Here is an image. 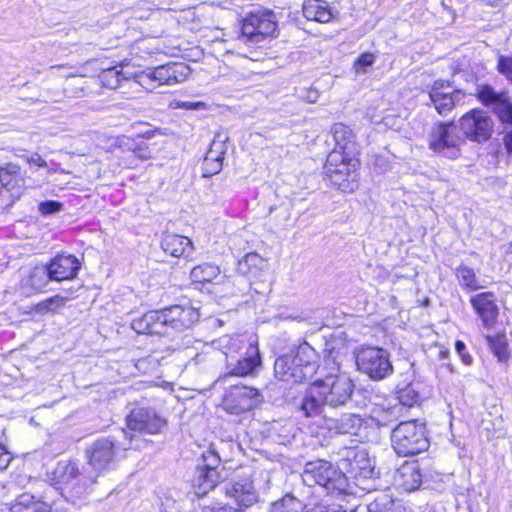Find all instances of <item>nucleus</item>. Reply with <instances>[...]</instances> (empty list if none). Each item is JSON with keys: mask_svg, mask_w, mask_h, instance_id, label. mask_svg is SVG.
<instances>
[{"mask_svg": "<svg viewBox=\"0 0 512 512\" xmlns=\"http://www.w3.org/2000/svg\"><path fill=\"white\" fill-rule=\"evenodd\" d=\"M199 317L198 311L192 307L173 305L134 318L131 328L138 334L168 335L171 331L181 332L190 328Z\"/></svg>", "mask_w": 512, "mask_h": 512, "instance_id": "1", "label": "nucleus"}, {"mask_svg": "<svg viewBox=\"0 0 512 512\" xmlns=\"http://www.w3.org/2000/svg\"><path fill=\"white\" fill-rule=\"evenodd\" d=\"M97 478L87 466L74 460H62L53 472L52 481L60 495L75 504L87 498Z\"/></svg>", "mask_w": 512, "mask_h": 512, "instance_id": "2", "label": "nucleus"}, {"mask_svg": "<svg viewBox=\"0 0 512 512\" xmlns=\"http://www.w3.org/2000/svg\"><path fill=\"white\" fill-rule=\"evenodd\" d=\"M318 355L307 342L301 343L295 354H284L274 363L275 377L288 383H301L311 379L317 372Z\"/></svg>", "mask_w": 512, "mask_h": 512, "instance_id": "3", "label": "nucleus"}, {"mask_svg": "<svg viewBox=\"0 0 512 512\" xmlns=\"http://www.w3.org/2000/svg\"><path fill=\"white\" fill-rule=\"evenodd\" d=\"M226 479L225 468L221 465L218 452L210 446L197 460L191 479L195 495L203 497Z\"/></svg>", "mask_w": 512, "mask_h": 512, "instance_id": "4", "label": "nucleus"}, {"mask_svg": "<svg viewBox=\"0 0 512 512\" xmlns=\"http://www.w3.org/2000/svg\"><path fill=\"white\" fill-rule=\"evenodd\" d=\"M391 439L395 452L402 456L419 454L429 447L425 426L415 420L399 423Z\"/></svg>", "mask_w": 512, "mask_h": 512, "instance_id": "5", "label": "nucleus"}, {"mask_svg": "<svg viewBox=\"0 0 512 512\" xmlns=\"http://www.w3.org/2000/svg\"><path fill=\"white\" fill-rule=\"evenodd\" d=\"M479 101L491 107L502 123L508 124L504 130L503 142L509 154H512V101L506 92H496L489 85H481L477 89Z\"/></svg>", "mask_w": 512, "mask_h": 512, "instance_id": "6", "label": "nucleus"}, {"mask_svg": "<svg viewBox=\"0 0 512 512\" xmlns=\"http://www.w3.org/2000/svg\"><path fill=\"white\" fill-rule=\"evenodd\" d=\"M233 339L229 336H223L213 342V346L221 349L223 354L227 357L226 360V376H252L256 373L258 367L261 365V357L259 350L256 346L250 345L245 356L232 361L228 359L231 351V346H234Z\"/></svg>", "mask_w": 512, "mask_h": 512, "instance_id": "7", "label": "nucleus"}, {"mask_svg": "<svg viewBox=\"0 0 512 512\" xmlns=\"http://www.w3.org/2000/svg\"><path fill=\"white\" fill-rule=\"evenodd\" d=\"M355 361L358 370L374 380H382L393 372L388 352L378 347L359 350Z\"/></svg>", "mask_w": 512, "mask_h": 512, "instance_id": "8", "label": "nucleus"}, {"mask_svg": "<svg viewBox=\"0 0 512 512\" xmlns=\"http://www.w3.org/2000/svg\"><path fill=\"white\" fill-rule=\"evenodd\" d=\"M464 139L459 135L454 123H440L435 126L429 137V148L445 157L455 159L460 154Z\"/></svg>", "mask_w": 512, "mask_h": 512, "instance_id": "9", "label": "nucleus"}, {"mask_svg": "<svg viewBox=\"0 0 512 512\" xmlns=\"http://www.w3.org/2000/svg\"><path fill=\"white\" fill-rule=\"evenodd\" d=\"M25 188L21 168L14 163L0 166V207L8 208L18 200Z\"/></svg>", "mask_w": 512, "mask_h": 512, "instance_id": "10", "label": "nucleus"}, {"mask_svg": "<svg viewBox=\"0 0 512 512\" xmlns=\"http://www.w3.org/2000/svg\"><path fill=\"white\" fill-rule=\"evenodd\" d=\"M190 73L191 69L186 63L170 62L147 72H142L136 78L142 86L151 82H158L159 85H173L185 81Z\"/></svg>", "mask_w": 512, "mask_h": 512, "instance_id": "11", "label": "nucleus"}, {"mask_svg": "<svg viewBox=\"0 0 512 512\" xmlns=\"http://www.w3.org/2000/svg\"><path fill=\"white\" fill-rule=\"evenodd\" d=\"M275 15L271 11L251 13L244 18L241 37L248 42L258 43L276 31Z\"/></svg>", "mask_w": 512, "mask_h": 512, "instance_id": "12", "label": "nucleus"}, {"mask_svg": "<svg viewBox=\"0 0 512 512\" xmlns=\"http://www.w3.org/2000/svg\"><path fill=\"white\" fill-rule=\"evenodd\" d=\"M460 130L470 140L487 141L493 132L494 123L487 112L473 109L463 115L459 121Z\"/></svg>", "mask_w": 512, "mask_h": 512, "instance_id": "13", "label": "nucleus"}, {"mask_svg": "<svg viewBox=\"0 0 512 512\" xmlns=\"http://www.w3.org/2000/svg\"><path fill=\"white\" fill-rule=\"evenodd\" d=\"M126 424L131 431L158 434L166 426L167 421L152 408L135 406L126 416Z\"/></svg>", "mask_w": 512, "mask_h": 512, "instance_id": "14", "label": "nucleus"}, {"mask_svg": "<svg viewBox=\"0 0 512 512\" xmlns=\"http://www.w3.org/2000/svg\"><path fill=\"white\" fill-rule=\"evenodd\" d=\"M115 443L110 438H101L86 448L87 467L99 477L114 465Z\"/></svg>", "mask_w": 512, "mask_h": 512, "instance_id": "15", "label": "nucleus"}, {"mask_svg": "<svg viewBox=\"0 0 512 512\" xmlns=\"http://www.w3.org/2000/svg\"><path fill=\"white\" fill-rule=\"evenodd\" d=\"M334 139L341 149H343L342 163L339 167L332 169L331 164L327 168L328 176L331 183L338 187L344 193L352 192L351 181L349 179V164L351 159L348 157V153L345 152L347 149L346 142V130L342 124H336L333 128Z\"/></svg>", "mask_w": 512, "mask_h": 512, "instance_id": "16", "label": "nucleus"}, {"mask_svg": "<svg viewBox=\"0 0 512 512\" xmlns=\"http://www.w3.org/2000/svg\"><path fill=\"white\" fill-rule=\"evenodd\" d=\"M354 486L362 491L374 489V480L378 472L375 469V459L370 456L366 447H354Z\"/></svg>", "mask_w": 512, "mask_h": 512, "instance_id": "17", "label": "nucleus"}, {"mask_svg": "<svg viewBox=\"0 0 512 512\" xmlns=\"http://www.w3.org/2000/svg\"><path fill=\"white\" fill-rule=\"evenodd\" d=\"M263 396L253 387L234 386L224 399V404L232 413L240 414L260 405Z\"/></svg>", "mask_w": 512, "mask_h": 512, "instance_id": "18", "label": "nucleus"}, {"mask_svg": "<svg viewBox=\"0 0 512 512\" xmlns=\"http://www.w3.org/2000/svg\"><path fill=\"white\" fill-rule=\"evenodd\" d=\"M429 96L437 112L447 115L464 99L465 95L461 90L453 89L449 84L435 82Z\"/></svg>", "mask_w": 512, "mask_h": 512, "instance_id": "19", "label": "nucleus"}, {"mask_svg": "<svg viewBox=\"0 0 512 512\" xmlns=\"http://www.w3.org/2000/svg\"><path fill=\"white\" fill-rule=\"evenodd\" d=\"M224 490L225 495L240 507L249 508L259 500V494L249 478L231 481L225 485Z\"/></svg>", "mask_w": 512, "mask_h": 512, "instance_id": "20", "label": "nucleus"}, {"mask_svg": "<svg viewBox=\"0 0 512 512\" xmlns=\"http://www.w3.org/2000/svg\"><path fill=\"white\" fill-rule=\"evenodd\" d=\"M52 281L46 265H36L22 273L18 284L21 295L29 297L41 292Z\"/></svg>", "mask_w": 512, "mask_h": 512, "instance_id": "21", "label": "nucleus"}, {"mask_svg": "<svg viewBox=\"0 0 512 512\" xmlns=\"http://www.w3.org/2000/svg\"><path fill=\"white\" fill-rule=\"evenodd\" d=\"M422 483L420 465L417 461H405L393 475V484L398 490L413 492L419 489Z\"/></svg>", "mask_w": 512, "mask_h": 512, "instance_id": "22", "label": "nucleus"}, {"mask_svg": "<svg viewBox=\"0 0 512 512\" xmlns=\"http://www.w3.org/2000/svg\"><path fill=\"white\" fill-rule=\"evenodd\" d=\"M335 473L336 468H334L330 462L325 460L312 461L305 465L302 480L307 486L311 487L317 484L326 488Z\"/></svg>", "mask_w": 512, "mask_h": 512, "instance_id": "23", "label": "nucleus"}, {"mask_svg": "<svg viewBox=\"0 0 512 512\" xmlns=\"http://www.w3.org/2000/svg\"><path fill=\"white\" fill-rule=\"evenodd\" d=\"M321 390L325 391L327 404L333 407L344 405L352 395V380L337 376L331 384L318 381Z\"/></svg>", "mask_w": 512, "mask_h": 512, "instance_id": "24", "label": "nucleus"}, {"mask_svg": "<svg viewBox=\"0 0 512 512\" xmlns=\"http://www.w3.org/2000/svg\"><path fill=\"white\" fill-rule=\"evenodd\" d=\"M46 267L52 281H63L76 277L80 262L74 255H58Z\"/></svg>", "mask_w": 512, "mask_h": 512, "instance_id": "25", "label": "nucleus"}, {"mask_svg": "<svg viewBox=\"0 0 512 512\" xmlns=\"http://www.w3.org/2000/svg\"><path fill=\"white\" fill-rule=\"evenodd\" d=\"M470 303L485 326L494 325L498 316V307L492 292L476 294L471 297Z\"/></svg>", "mask_w": 512, "mask_h": 512, "instance_id": "26", "label": "nucleus"}, {"mask_svg": "<svg viewBox=\"0 0 512 512\" xmlns=\"http://www.w3.org/2000/svg\"><path fill=\"white\" fill-rule=\"evenodd\" d=\"M324 404H327L325 391L321 390L318 381L306 391L300 405V411L306 417H315L321 414Z\"/></svg>", "mask_w": 512, "mask_h": 512, "instance_id": "27", "label": "nucleus"}, {"mask_svg": "<svg viewBox=\"0 0 512 512\" xmlns=\"http://www.w3.org/2000/svg\"><path fill=\"white\" fill-rule=\"evenodd\" d=\"M267 259L260 256L258 253H247L241 260L238 261L237 271L251 279L260 280L263 274L268 269Z\"/></svg>", "mask_w": 512, "mask_h": 512, "instance_id": "28", "label": "nucleus"}, {"mask_svg": "<svg viewBox=\"0 0 512 512\" xmlns=\"http://www.w3.org/2000/svg\"><path fill=\"white\" fill-rule=\"evenodd\" d=\"M161 247L165 253L174 257H188L193 251L191 240L179 234L165 233L161 241Z\"/></svg>", "mask_w": 512, "mask_h": 512, "instance_id": "29", "label": "nucleus"}, {"mask_svg": "<svg viewBox=\"0 0 512 512\" xmlns=\"http://www.w3.org/2000/svg\"><path fill=\"white\" fill-rule=\"evenodd\" d=\"M354 512H403L401 504L396 503L387 493H379L365 505H357Z\"/></svg>", "mask_w": 512, "mask_h": 512, "instance_id": "30", "label": "nucleus"}, {"mask_svg": "<svg viewBox=\"0 0 512 512\" xmlns=\"http://www.w3.org/2000/svg\"><path fill=\"white\" fill-rule=\"evenodd\" d=\"M302 11L307 20L319 23H327L333 17L328 3L323 0H305Z\"/></svg>", "mask_w": 512, "mask_h": 512, "instance_id": "31", "label": "nucleus"}, {"mask_svg": "<svg viewBox=\"0 0 512 512\" xmlns=\"http://www.w3.org/2000/svg\"><path fill=\"white\" fill-rule=\"evenodd\" d=\"M381 422L374 416H367L365 413H354V436L359 437V441L369 440L376 433Z\"/></svg>", "mask_w": 512, "mask_h": 512, "instance_id": "32", "label": "nucleus"}, {"mask_svg": "<svg viewBox=\"0 0 512 512\" xmlns=\"http://www.w3.org/2000/svg\"><path fill=\"white\" fill-rule=\"evenodd\" d=\"M10 510L11 512H50V507L33 495L24 493L16 499Z\"/></svg>", "mask_w": 512, "mask_h": 512, "instance_id": "33", "label": "nucleus"}, {"mask_svg": "<svg viewBox=\"0 0 512 512\" xmlns=\"http://www.w3.org/2000/svg\"><path fill=\"white\" fill-rule=\"evenodd\" d=\"M305 504L292 494H286L271 504L269 512H306Z\"/></svg>", "mask_w": 512, "mask_h": 512, "instance_id": "34", "label": "nucleus"}, {"mask_svg": "<svg viewBox=\"0 0 512 512\" xmlns=\"http://www.w3.org/2000/svg\"><path fill=\"white\" fill-rule=\"evenodd\" d=\"M220 274L218 266L211 263H204L195 266L190 273L191 279L195 282L204 283L211 282Z\"/></svg>", "mask_w": 512, "mask_h": 512, "instance_id": "35", "label": "nucleus"}, {"mask_svg": "<svg viewBox=\"0 0 512 512\" xmlns=\"http://www.w3.org/2000/svg\"><path fill=\"white\" fill-rule=\"evenodd\" d=\"M227 140H228L227 135H222V134L218 133L214 137V139L210 145V148L204 157V161L221 162L223 164L224 155L226 153L225 142Z\"/></svg>", "mask_w": 512, "mask_h": 512, "instance_id": "36", "label": "nucleus"}, {"mask_svg": "<svg viewBox=\"0 0 512 512\" xmlns=\"http://www.w3.org/2000/svg\"><path fill=\"white\" fill-rule=\"evenodd\" d=\"M102 85L109 89H116L120 86L121 82L128 80L129 77L125 75L122 69L118 70L116 67L105 69L99 76Z\"/></svg>", "mask_w": 512, "mask_h": 512, "instance_id": "37", "label": "nucleus"}, {"mask_svg": "<svg viewBox=\"0 0 512 512\" xmlns=\"http://www.w3.org/2000/svg\"><path fill=\"white\" fill-rule=\"evenodd\" d=\"M457 278L459 280L460 285L469 291H474L482 288V286L479 284L476 278L474 270L467 266H460L457 269Z\"/></svg>", "mask_w": 512, "mask_h": 512, "instance_id": "38", "label": "nucleus"}, {"mask_svg": "<svg viewBox=\"0 0 512 512\" xmlns=\"http://www.w3.org/2000/svg\"><path fill=\"white\" fill-rule=\"evenodd\" d=\"M486 340L499 361H505L508 359V347L507 339L504 335H497L495 337L487 336Z\"/></svg>", "mask_w": 512, "mask_h": 512, "instance_id": "39", "label": "nucleus"}, {"mask_svg": "<svg viewBox=\"0 0 512 512\" xmlns=\"http://www.w3.org/2000/svg\"><path fill=\"white\" fill-rule=\"evenodd\" d=\"M348 488V478L344 473L336 469L335 475L331 477V481H329L325 489L332 493L337 492L339 494H346L348 492Z\"/></svg>", "mask_w": 512, "mask_h": 512, "instance_id": "40", "label": "nucleus"}, {"mask_svg": "<svg viewBox=\"0 0 512 512\" xmlns=\"http://www.w3.org/2000/svg\"><path fill=\"white\" fill-rule=\"evenodd\" d=\"M65 302L66 298L60 295H56L38 303L35 307V310L36 312L42 314L47 312H55L58 308L64 306Z\"/></svg>", "mask_w": 512, "mask_h": 512, "instance_id": "41", "label": "nucleus"}, {"mask_svg": "<svg viewBox=\"0 0 512 512\" xmlns=\"http://www.w3.org/2000/svg\"><path fill=\"white\" fill-rule=\"evenodd\" d=\"M397 398L399 402L407 407H412L419 401V394L410 386L398 388Z\"/></svg>", "mask_w": 512, "mask_h": 512, "instance_id": "42", "label": "nucleus"}, {"mask_svg": "<svg viewBox=\"0 0 512 512\" xmlns=\"http://www.w3.org/2000/svg\"><path fill=\"white\" fill-rule=\"evenodd\" d=\"M86 82L84 76H70L66 79L64 90L74 95L82 94L86 91Z\"/></svg>", "mask_w": 512, "mask_h": 512, "instance_id": "43", "label": "nucleus"}, {"mask_svg": "<svg viewBox=\"0 0 512 512\" xmlns=\"http://www.w3.org/2000/svg\"><path fill=\"white\" fill-rule=\"evenodd\" d=\"M497 71L503 75L507 81L512 83V56L500 55L497 61Z\"/></svg>", "mask_w": 512, "mask_h": 512, "instance_id": "44", "label": "nucleus"}, {"mask_svg": "<svg viewBox=\"0 0 512 512\" xmlns=\"http://www.w3.org/2000/svg\"><path fill=\"white\" fill-rule=\"evenodd\" d=\"M38 209L43 216H49L62 211L63 203L56 200H46L39 203Z\"/></svg>", "mask_w": 512, "mask_h": 512, "instance_id": "45", "label": "nucleus"}, {"mask_svg": "<svg viewBox=\"0 0 512 512\" xmlns=\"http://www.w3.org/2000/svg\"><path fill=\"white\" fill-rule=\"evenodd\" d=\"M375 62V56L372 53H364L362 54L356 63H354V72L356 73H365L367 68L372 66Z\"/></svg>", "mask_w": 512, "mask_h": 512, "instance_id": "46", "label": "nucleus"}, {"mask_svg": "<svg viewBox=\"0 0 512 512\" xmlns=\"http://www.w3.org/2000/svg\"><path fill=\"white\" fill-rule=\"evenodd\" d=\"M222 166H223V164L221 162L203 161L202 177L209 178V177L219 173L222 169Z\"/></svg>", "mask_w": 512, "mask_h": 512, "instance_id": "47", "label": "nucleus"}, {"mask_svg": "<svg viewBox=\"0 0 512 512\" xmlns=\"http://www.w3.org/2000/svg\"><path fill=\"white\" fill-rule=\"evenodd\" d=\"M21 157L30 166L35 165L40 168H44L47 166V162L38 153H34L32 155H23Z\"/></svg>", "mask_w": 512, "mask_h": 512, "instance_id": "48", "label": "nucleus"}, {"mask_svg": "<svg viewBox=\"0 0 512 512\" xmlns=\"http://www.w3.org/2000/svg\"><path fill=\"white\" fill-rule=\"evenodd\" d=\"M456 352L461 357L464 364L469 365L472 362V357L466 351V345L462 341H457L455 343Z\"/></svg>", "mask_w": 512, "mask_h": 512, "instance_id": "49", "label": "nucleus"}, {"mask_svg": "<svg viewBox=\"0 0 512 512\" xmlns=\"http://www.w3.org/2000/svg\"><path fill=\"white\" fill-rule=\"evenodd\" d=\"M11 460V454L2 445H0V472L7 469Z\"/></svg>", "mask_w": 512, "mask_h": 512, "instance_id": "50", "label": "nucleus"}, {"mask_svg": "<svg viewBox=\"0 0 512 512\" xmlns=\"http://www.w3.org/2000/svg\"><path fill=\"white\" fill-rule=\"evenodd\" d=\"M134 153H135V155L137 157H139L141 159H149L151 157L150 150L148 149L147 146H145V147H142V146L137 147L134 150Z\"/></svg>", "mask_w": 512, "mask_h": 512, "instance_id": "51", "label": "nucleus"}, {"mask_svg": "<svg viewBox=\"0 0 512 512\" xmlns=\"http://www.w3.org/2000/svg\"><path fill=\"white\" fill-rule=\"evenodd\" d=\"M318 97H319V95H318L317 90H312V89H311V90H309V91L307 92L306 99H307V101H308V102H310V103H314V102H316V101H317Z\"/></svg>", "mask_w": 512, "mask_h": 512, "instance_id": "52", "label": "nucleus"}, {"mask_svg": "<svg viewBox=\"0 0 512 512\" xmlns=\"http://www.w3.org/2000/svg\"><path fill=\"white\" fill-rule=\"evenodd\" d=\"M213 512H244L242 509H236L232 506H223L216 510H213Z\"/></svg>", "mask_w": 512, "mask_h": 512, "instance_id": "53", "label": "nucleus"}, {"mask_svg": "<svg viewBox=\"0 0 512 512\" xmlns=\"http://www.w3.org/2000/svg\"><path fill=\"white\" fill-rule=\"evenodd\" d=\"M202 102H183L182 107L188 109H198L200 106H203Z\"/></svg>", "mask_w": 512, "mask_h": 512, "instance_id": "54", "label": "nucleus"}, {"mask_svg": "<svg viewBox=\"0 0 512 512\" xmlns=\"http://www.w3.org/2000/svg\"><path fill=\"white\" fill-rule=\"evenodd\" d=\"M358 396H361L363 398V401L361 402L362 407H366V401L369 400V393L367 391H362L357 393Z\"/></svg>", "mask_w": 512, "mask_h": 512, "instance_id": "55", "label": "nucleus"}, {"mask_svg": "<svg viewBox=\"0 0 512 512\" xmlns=\"http://www.w3.org/2000/svg\"><path fill=\"white\" fill-rule=\"evenodd\" d=\"M485 4L490 6H498L503 0H482Z\"/></svg>", "mask_w": 512, "mask_h": 512, "instance_id": "56", "label": "nucleus"}, {"mask_svg": "<svg viewBox=\"0 0 512 512\" xmlns=\"http://www.w3.org/2000/svg\"><path fill=\"white\" fill-rule=\"evenodd\" d=\"M50 512H67V511H65V510H60V509H55V510H51V509H50Z\"/></svg>", "mask_w": 512, "mask_h": 512, "instance_id": "57", "label": "nucleus"}, {"mask_svg": "<svg viewBox=\"0 0 512 512\" xmlns=\"http://www.w3.org/2000/svg\"><path fill=\"white\" fill-rule=\"evenodd\" d=\"M446 355H447V352H446V351L441 352V357H442V358H445V357H446Z\"/></svg>", "mask_w": 512, "mask_h": 512, "instance_id": "58", "label": "nucleus"}, {"mask_svg": "<svg viewBox=\"0 0 512 512\" xmlns=\"http://www.w3.org/2000/svg\"><path fill=\"white\" fill-rule=\"evenodd\" d=\"M161 512H167V511H165V510H161Z\"/></svg>", "mask_w": 512, "mask_h": 512, "instance_id": "59", "label": "nucleus"}, {"mask_svg": "<svg viewBox=\"0 0 512 512\" xmlns=\"http://www.w3.org/2000/svg\"><path fill=\"white\" fill-rule=\"evenodd\" d=\"M511 252H512V244H511Z\"/></svg>", "mask_w": 512, "mask_h": 512, "instance_id": "60", "label": "nucleus"}]
</instances>
